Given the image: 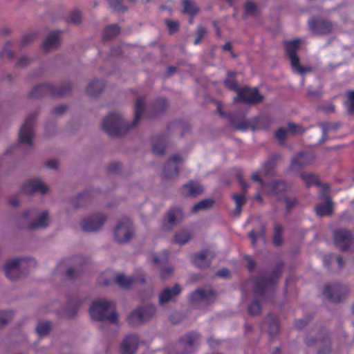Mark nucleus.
Returning a JSON list of instances; mask_svg holds the SVG:
<instances>
[{
  "label": "nucleus",
  "mask_w": 354,
  "mask_h": 354,
  "mask_svg": "<svg viewBox=\"0 0 354 354\" xmlns=\"http://www.w3.org/2000/svg\"><path fill=\"white\" fill-rule=\"evenodd\" d=\"M145 97H138L135 104V117L131 124H128L117 113H109L102 124L103 130L111 137H122L140 122L144 111Z\"/></svg>",
  "instance_id": "1"
},
{
  "label": "nucleus",
  "mask_w": 354,
  "mask_h": 354,
  "mask_svg": "<svg viewBox=\"0 0 354 354\" xmlns=\"http://www.w3.org/2000/svg\"><path fill=\"white\" fill-rule=\"evenodd\" d=\"M283 269V263L278 262L270 277H257L252 279L254 295L261 299H267L271 297L276 289Z\"/></svg>",
  "instance_id": "2"
},
{
  "label": "nucleus",
  "mask_w": 354,
  "mask_h": 354,
  "mask_svg": "<svg viewBox=\"0 0 354 354\" xmlns=\"http://www.w3.org/2000/svg\"><path fill=\"white\" fill-rule=\"evenodd\" d=\"M115 308L116 306L113 301L97 299L90 307L89 313L93 320L100 322L107 321L110 324H118V315Z\"/></svg>",
  "instance_id": "3"
},
{
  "label": "nucleus",
  "mask_w": 354,
  "mask_h": 354,
  "mask_svg": "<svg viewBox=\"0 0 354 354\" xmlns=\"http://www.w3.org/2000/svg\"><path fill=\"white\" fill-rule=\"evenodd\" d=\"M37 266L35 259L21 257L10 259L6 261L4 266L6 276L11 281L16 280L20 276L26 274V270Z\"/></svg>",
  "instance_id": "4"
},
{
  "label": "nucleus",
  "mask_w": 354,
  "mask_h": 354,
  "mask_svg": "<svg viewBox=\"0 0 354 354\" xmlns=\"http://www.w3.org/2000/svg\"><path fill=\"white\" fill-rule=\"evenodd\" d=\"M71 90L70 84H65L59 88L49 83H44L35 86L29 94L30 98L39 99L46 95L59 97L68 94Z\"/></svg>",
  "instance_id": "5"
},
{
  "label": "nucleus",
  "mask_w": 354,
  "mask_h": 354,
  "mask_svg": "<svg viewBox=\"0 0 354 354\" xmlns=\"http://www.w3.org/2000/svg\"><path fill=\"white\" fill-rule=\"evenodd\" d=\"M301 40L295 39L290 41H285V50L288 55L293 71H297L301 75L311 72L313 68L310 66H303L300 64L299 57L297 51L300 48Z\"/></svg>",
  "instance_id": "6"
},
{
  "label": "nucleus",
  "mask_w": 354,
  "mask_h": 354,
  "mask_svg": "<svg viewBox=\"0 0 354 354\" xmlns=\"http://www.w3.org/2000/svg\"><path fill=\"white\" fill-rule=\"evenodd\" d=\"M156 312V307L153 304L140 306L129 314L127 322L131 326H138L150 319Z\"/></svg>",
  "instance_id": "7"
},
{
  "label": "nucleus",
  "mask_w": 354,
  "mask_h": 354,
  "mask_svg": "<svg viewBox=\"0 0 354 354\" xmlns=\"http://www.w3.org/2000/svg\"><path fill=\"white\" fill-rule=\"evenodd\" d=\"M307 346H319L318 354H328L331 351V342L328 333L325 328H321L316 337H310L308 335L305 339Z\"/></svg>",
  "instance_id": "8"
},
{
  "label": "nucleus",
  "mask_w": 354,
  "mask_h": 354,
  "mask_svg": "<svg viewBox=\"0 0 354 354\" xmlns=\"http://www.w3.org/2000/svg\"><path fill=\"white\" fill-rule=\"evenodd\" d=\"M134 235L131 220L127 217L122 218L114 231L115 240L120 243L128 242Z\"/></svg>",
  "instance_id": "9"
},
{
  "label": "nucleus",
  "mask_w": 354,
  "mask_h": 354,
  "mask_svg": "<svg viewBox=\"0 0 354 354\" xmlns=\"http://www.w3.org/2000/svg\"><path fill=\"white\" fill-rule=\"evenodd\" d=\"M37 118L36 113L29 114L19 129V140L21 143H26L30 147L33 145L35 136L33 124Z\"/></svg>",
  "instance_id": "10"
},
{
  "label": "nucleus",
  "mask_w": 354,
  "mask_h": 354,
  "mask_svg": "<svg viewBox=\"0 0 354 354\" xmlns=\"http://www.w3.org/2000/svg\"><path fill=\"white\" fill-rule=\"evenodd\" d=\"M263 100V96L259 93L258 88H251L248 86L240 87L234 101H240L249 104H257Z\"/></svg>",
  "instance_id": "11"
},
{
  "label": "nucleus",
  "mask_w": 354,
  "mask_h": 354,
  "mask_svg": "<svg viewBox=\"0 0 354 354\" xmlns=\"http://www.w3.org/2000/svg\"><path fill=\"white\" fill-rule=\"evenodd\" d=\"M348 294V288L346 285L334 283L327 284L324 290V295L333 303L341 302Z\"/></svg>",
  "instance_id": "12"
},
{
  "label": "nucleus",
  "mask_w": 354,
  "mask_h": 354,
  "mask_svg": "<svg viewBox=\"0 0 354 354\" xmlns=\"http://www.w3.org/2000/svg\"><path fill=\"white\" fill-rule=\"evenodd\" d=\"M335 245L341 250L344 251L354 245V236L350 230L338 229L334 232Z\"/></svg>",
  "instance_id": "13"
},
{
  "label": "nucleus",
  "mask_w": 354,
  "mask_h": 354,
  "mask_svg": "<svg viewBox=\"0 0 354 354\" xmlns=\"http://www.w3.org/2000/svg\"><path fill=\"white\" fill-rule=\"evenodd\" d=\"M310 30L316 35H328L335 28V25L327 19H311L308 21Z\"/></svg>",
  "instance_id": "14"
},
{
  "label": "nucleus",
  "mask_w": 354,
  "mask_h": 354,
  "mask_svg": "<svg viewBox=\"0 0 354 354\" xmlns=\"http://www.w3.org/2000/svg\"><path fill=\"white\" fill-rule=\"evenodd\" d=\"M106 216L104 214L97 213L84 219L81 226L85 232H95L100 230L105 223Z\"/></svg>",
  "instance_id": "15"
},
{
  "label": "nucleus",
  "mask_w": 354,
  "mask_h": 354,
  "mask_svg": "<svg viewBox=\"0 0 354 354\" xmlns=\"http://www.w3.org/2000/svg\"><path fill=\"white\" fill-rule=\"evenodd\" d=\"M216 292L213 289L198 288L189 295L190 301L194 304L198 302H204L209 305L216 300Z\"/></svg>",
  "instance_id": "16"
},
{
  "label": "nucleus",
  "mask_w": 354,
  "mask_h": 354,
  "mask_svg": "<svg viewBox=\"0 0 354 354\" xmlns=\"http://www.w3.org/2000/svg\"><path fill=\"white\" fill-rule=\"evenodd\" d=\"M21 192L28 195L36 192L45 194L48 192V187L39 179H30L21 186Z\"/></svg>",
  "instance_id": "17"
},
{
  "label": "nucleus",
  "mask_w": 354,
  "mask_h": 354,
  "mask_svg": "<svg viewBox=\"0 0 354 354\" xmlns=\"http://www.w3.org/2000/svg\"><path fill=\"white\" fill-rule=\"evenodd\" d=\"M182 290V288L179 284H176L172 288H165L159 294V304L163 306L167 303L175 301L176 298L181 294Z\"/></svg>",
  "instance_id": "18"
},
{
  "label": "nucleus",
  "mask_w": 354,
  "mask_h": 354,
  "mask_svg": "<svg viewBox=\"0 0 354 354\" xmlns=\"http://www.w3.org/2000/svg\"><path fill=\"white\" fill-rule=\"evenodd\" d=\"M146 279L142 272L139 276L125 277L123 274H118L115 278V282L118 286L123 289H129L136 283H145Z\"/></svg>",
  "instance_id": "19"
},
{
  "label": "nucleus",
  "mask_w": 354,
  "mask_h": 354,
  "mask_svg": "<svg viewBox=\"0 0 354 354\" xmlns=\"http://www.w3.org/2000/svg\"><path fill=\"white\" fill-rule=\"evenodd\" d=\"M315 158L314 154L311 152L299 153L292 158L290 168L294 171H299L302 167L311 164Z\"/></svg>",
  "instance_id": "20"
},
{
  "label": "nucleus",
  "mask_w": 354,
  "mask_h": 354,
  "mask_svg": "<svg viewBox=\"0 0 354 354\" xmlns=\"http://www.w3.org/2000/svg\"><path fill=\"white\" fill-rule=\"evenodd\" d=\"M182 161V158L178 154L172 156L165 163L163 167V178L168 179L178 173V164Z\"/></svg>",
  "instance_id": "21"
},
{
  "label": "nucleus",
  "mask_w": 354,
  "mask_h": 354,
  "mask_svg": "<svg viewBox=\"0 0 354 354\" xmlns=\"http://www.w3.org/2000/svg\"><path fill=\"white\" fill-rule=\"evenodd\" d=\"M140 339L138 335L131 334L127 335L121 343L122 354H135L138 348Z\"/></svg>",
  "instance_id": "22"
},
{
  "label": "nucleus",
  "mask_w": 354,
  "mask_h": 354,
  "mask_svg": "<svg viewBox=\"0 0 354 354\" xmlns=\"http://www.w3.org/2000/svg\"><path fill=\"white\" fill-rule=\"evenodd\" d=\"M301 178L304 181L306 187L310 188L315 185L317 187H322L323 192L325 194L328 192L330 187L328 184H322L319 179V176L311 173L301 172Z\"/></svg>",
  "instance_id": "23"
},
{
  "label": "nucleus",
  "mask_w": 354,
  "mask_h": 354,
  "mask_svg": "<svg viewBox=\"0 0 354 354\" xmlns=\"http://www.w3.org/2000/svg\"><path fill=\"white\" fill-rule=\"evenodd\" d=\"M181 193L185 196L196 197L203 192V187L198 183L190 181L184 185L180 189Z\"/></svg>",
  "instance_id": "24"
},
{
  "label": "nucleus",
  "mask_w": 354,
  "mask_h": 354,
  "mask_svg": "<svg viewBox=\"0 0 354 354\" xmlns=\"http://www.w3.org/2000/svg\"><path fill=\"white\" fill-rule=\"evenodd\" d=\"M60 41L59 31H53L47 37L42 44L43 50L46 52L56 48Z\"/></svg>",
  "instance_id": "25"
},
{
  "label": "nucleus",
  "mask_w": 354,
  "mask_h": 354,
  "mask_svg": "<svg viewBox=\"0 0 354 354\" xmlns=\"http://www.w3.org/2000/svg\"><path fill=\"white\" fill-rule=\"evenodd\" d=\"M105 82L102 80H96L91 82L87 86L86 93L91 97L100 94L105 88Z\"/></svg>",
  "instance_id": "26"
},
{
  "label": "nucleus",
  "mask_w": 354,
  "mask_h": 354,
  "mask_svg": "<svg viewBox=\"0 0 354 354\" xmlns=\"http://www.w3.org/2000/svg\"><path fill=\"white\" fill-rule=\"evenodd\" d=\"M288 190L287 184L283 180H276L272 183L270 187V192L275 196L278 200H281L284 194Z\"/></svg>",
  "instance_id": "27"
},
{
  "label": "nucleus",
  "mask_w": 354,
  "mask_h": 354,
  "mask_svg": "<svg viewBox=\"0 0 354 354\" xmlns=\"http://www.w3.org/2000/svg\"><path fill=\"white\" fill-rule=\"evenodd\" d=\"M207 250H203L200 252L194 254L192 257V263L199 268H205L209 266L210 262L207 261L208 255Z\"/></svg>",
  "instance_id": "28"
},
{
  "label": "nucleus",
  "mask_w": 354,
  "mask_h": 354,
  "mask_svg": "<svg viewBox=\"0 0 354 354\" xmlns=\"http://www.w3.org/2000/svg\"><path fill=\"white\" fill-rule=\"evenodd\" d=\"M326 203L325 204H319L315 207L317 214L321 217L330 216L333 214L332 201L330 196H326Z\"/></svg>",
  "instance_id": "29"
},
{
  "label": "nucleus",
  "mask_w": 354,
  "mask_h": 354,
  "mask_svg": "<svg viewBox=\"0 0 354 354\" xmlns=\"http://www.w3.org/2000/svg\"><path fill=\"white\" fill-rule=\"evenodd\" d=\"M266 320L268 324V333L271 337H274L280 330L279 321L276 317L270 314L267 316Z\"/></svg>",
  "instance_id": "30"
},
{
  "label": "nucleus",
  "mask_w": 354,
  "mask_h": 354,
  "mask_svg": "<svg viewBox=\"0 0 354 354\" xmlns=\"http://www.w3.org/2000/svg\"><path fill=\"white\" fill-rule=\"evenodd\" d=\"M232 198L236 203L234 215L236 217H239L242 212V208L246 203V197L243 194H235L232 196Z\"/></svg>",
  "instance_id": "31"
},
{
  "label": "nucleus",
  "mask_w": 354,
  "mask_h": 354,
  "mask_svg": "<svg viewBox=\"0 0 354 354\" xmlns=\"http://www.w3.org/2000/svg\"><path fill=\"white\" fill-rule=\"evenodd\" d=\"M168 108V102L165 98L157 99L152 106L153 114L150 115V118L154 117L157 115L163 113Z\"/></svg>",
  "instance_id": "32"
},
{
  "label": "nucleus",
  "mask_w": 354,
  "mask_h": 354,
  "mask_svg": "<svg viewBox=\"0 0 354 354\" xmlns=\"http://www.w3.org/2000/svg\"><path fill=\"white\" fill-rule=\"evenodd\" d=\"M120 32V28L115 24L109 25L105 27L104 33L102 35V40L108 41L111 40Z\"/></svg>",
  "instance_id": "33"
},
{
  "label": "nucleus",
  "mask_w": 354,
  "mask_h": 354,
  "mask_svg": "<svg viewBox=\"0 0 354 354\" xmlns=\"http://www.w3.org/2000/svg\"><path fill=\"white\" fill-rule=\"evenodd\" d=\"M183 13L187 15L196 16L200 11L193 0H183Z\"/></svg>",
  "instance_id": "34"
},
{
  "label": "nucleus",
  "mask_w": 354,
  "mask_h": 354,
  "mask_svg": "<svg viewBox=\"0 0 354 354\" xmlns=\"http://www.w3.org/2000/svg\"><path fill=\"white\" fill-rule=\"evenodd\" d=\"M236 75V73L234 71L227 72V77L224 80V84L228 89L237 92L240 87L238 85Z\"/></svg>",
  "instance_id": "35"
},
{
  "label": "nucleus",
  "mask_w": 354,
  "mask_h": 354,
  "mask_svg": "<svg viewBox=\"0 0 354 354\" xmlns=\"http://www.w3.org/2000/svg\"><path fill=\"white\" fill-rule=\"evenodd\" d=\"M91 194L88 192L79 194L77 197L73 199V204L75 209L84 206L90 201Z\"/></svg>",
  "instance_id": "36"
},
{
  "label": "nucleus",
  "mask_w": 354,
  "mask_h": 354,
  "mask_svg": "<svg viewBox=\"0 0 354 354\" xmlns=\"http://www.w3.org/2000/svg\"><path fill=\"white\" fill-rule=\"evenodd\" d=\"M49 214L48 211H44L41 214L38 221L30 224V229L35 230L37 227H45L48 225Z\"/></svg>",
  "instance_id": "37"
},
{
  "label": "nucleus",
  "mask_w": 354,
  "mask_h": 354,
  "mask_svg": "<svg viewBox=\"0 0 354 354\" xmlns=\"http://www.w3.org/2000/svg\"><path fill=\"white\" fill-rule=\"evenodd\" d=\"M257 127L254 129H268L272 123V119L268 115H260L255 119Z\"/></svg>",
  "instance_id": "38"
},
{
  "label": "nucleus",
  "mask_w": 354,
  "mask_h": 354,
  "mask_svg": "<svg viewBox=\"0 0 354 354\" xmlns=\"http://www.w3.org/2000/svg\"><path fill=\"white\" fill-rule=\"evenodd\" d=\"M214 204V201L212 198H206L196 203L192 207V212L196 213L200 210H205L211 208Z\"/></svg>",
  "instance_id": "39"
},
{
  "label": "nucleus",
  "mask_w": 354,
  "mask_h": 354,
  "mask_svg": "<svg viewBox=\"0 0 354 354\" xmlns=\"http://www.w3.org/2000/svg\"><path fill=\"white\" fill-rule=\"evenodd\" d=\"M283 228L281 225H276L274 226L272 242L275 246L279 247L283 243Z\"/></svg>",
  "instance_id": "40"
},
{
  "label": "nucleus",
  "mask_w": 354,
  "mask_h": 354,
  "mask_svg": "<svg viewBox=\"0 0 354 354\" xmlns=\"http://www.w3.org/2000/svg\"><path fill=\"white\" fill-rule=\"evenodd\" d=\"M275 162L273 160L266 162L261 169V174L268 177H272L275 174Z\"/></svg>",
  "instance_id": "41"
},
{
  "label": "nucleus",
  "mask_w": 354,
  "mask_h": 354,
  "mask_svg": "<svg viewBox=\"0 0 354 354\" xmlns=\"http://www.w3.org/2000/svg\"><path fill=\"white\" fill-rule=\"evenodd\" d=\"M165 142L166 140L164 137H162L155 141L152 145L153 152L157 155H163L165 151Z\"/></svg>",
  "instance_id": "42"
},
{
  "label": "nucleus",
  "mask_w": 354,
  "mask_h": 354,
  "mask_svg": "<svg viewBox=\"0 0 354 354\" xmlns=\"http://www.w3.org/2000/svg\"><path fill=\"white\" fill-rule=\"evenodd\" d=\"M182 216V211L179 208L171 209L166 215L167 220L171 225H174L179 217Z\"/></svg>",
  "instance_id": "43"
},
{
  "label": "nucleus",
  "mask_w": 354,
  "mask_h": 354,
  "mask_svg": "<svg viewBox=\"0 0 354 354\" xmlns=\"http://www.w3.org/2000/svg\"><path fill=\"white\" fill-rule=\"evenodd\" d=\"M191 239L190 235L185 230H181L176 233L174 241L180 245H184Z\"/></svg>",
  "instance_id": "44"
},
{
  "label": "nucleus",
  "mask_w": 354,
  "mask_h": 354,
  "mask_svg": "<svg viewBox=\"0 0 354 354\" xmlns=\"http://www.w3.org/2000/svg\"><path fill=\"white\" fill-rule=\"evenodd\" d=\"M50 322H39L36 328L37 333L40 337L47 335L50 330Z\"/></svg>",
  "instance_id": "45"
},
{
  "label": "nucleus",
  "mask_w": 354,
  "mask_h": 354,
  "mask_svg": "<svg viewBox=\"0 0 354 354\" xmlns=\"http://www.w3.org/2000/svg\"><path fill=\"white\" fill-rule=\"evenodd\" d=\"M68 304L72 306V308L68 311V317H73L77 313L81 305V301L77 298H69Z\"/></svg>",
  "instance_id": "46"
},
{
  "label": "nucleus",
  "mask_w": 354,
  "mask_h": 354,
  "mask_svg": "<svg viewBox=\"0 0 354 354\" xmlns=\"http://www.w3.org/2000/svg\"><path fill=\"white\" fill-rule=\"evenodd\" d=\"M14 317V312L9 311H0V327L5 326Z\"/></svg>",
  "instance_id": "47"
},
{
  "label": "nucleus",
  "mask_w": 354,
  "mask_h": 354,
  "mask_svg": "<svg viewBox=\"0 0 354 354\" xmlns=\"http://www.w3.org/2000/svg\"><path fill=\"white\" fill-rule=\"evenodd\" d=\"M12 43L11 41L6 42L1 52L2 57L6 55L10 60L14 59L15 56V53L12 50H9V48L12 46Z\"/></svg>",
  "instance_id": "48"
},
{
  "label": "nucleus",
  "mask_w": 354,
  "mask_h": 354,
  "mask_svg": "<svg viewBox=\"0 0 354 354\" xmlns=\"http://www.w3.org/2000/svg\"><path fill=\"white\" fill-rule=\"evenodd\" d=\"M261 306L259 301H254L248 306V313L250 315H257L261 313Z\"/></svg>",
  "instance_id": "49"
},
{
  "label": "nucleus",
  "mask_w": 354,
  "mask_h": 354,
  "mask_svg": "<svg viewBox=\"0 0 354 354\" xmlns=\"http://www.w3.org/2000/svg\"><path fill=\"white\" fill-rule=\"evenodd\" d=\"M288 131L292 134H302L305 132L303 127L292 122L288 123Z\"/></svg>",
  "instance_id": "50"
},
{
  "label": "nucleus",
  "mask_w": 354,
  "mask_h": 354,
  "mask_svg": "<svg viewBox=\"0 0 354 354\" xmlns=\"http://www.w3.org/2000/svg\"><path fill=\"white\" fill-rule=\"evenodd\" d=\"M165 24L167 26L169 34H174L178 31L179 24L176 21H172L170 19H165Z\"/></svg>",
  "instance_id": "51"
},
{
  "label": "nucleus",
  "mask_w": 354,
  "mask_h": 354,
  "mask_svg": "<svg viewBox=\"0 0 354 354\" xmlns=\"http://www.w3.org/2000/svg\"><path fill=\"white\" fill-rule=\"evenodd\" d=\"M281 200L286 203V209L287 212H290L297 204V201L295 198H290L287 196H283Z\"/></svg>",
  "instance_id": "52"
},
{
  "label": "nucleus",
  "mask_w": 354,
  "mask_h": 354,
  "mask_svg": "<svg viewBox=\"0 0 354 354\" xmlns=\"http://www.w3.org/2000/svg\"><path fill=\"white\" fill-rule=\"evenodd\" d=\"M82 19V13L80 11L77 10H73L68 18L70 22H72L75 24H80Z\"/></svg>",
  "instance_id": "53"
},
{
  "label": "nucleus",
  "mask_w": 354,
  "mask_h": 354,
  "mask_svg": "<svg viewBox=\"0 0 354 354\" xmlns=\"http://www.w3.org/2000/svg\"><path fill=\"white\" fill-rule=\"evenodd\" d=\"M245 15H255L257 12V5L251 1H247L245 4Z\"/></svg>",
  "instance_id": "54"
},
{
  "label": "nucleus",
  "mask_w": 354,
  "mask_h": 354,
  "mask_svg": "<svg viewBox=\"0 0 354 354\" xmlns=\"http://www.w3.org/2000/svg\"><path fill=\"white\" fill-rule=\"evenodd\" d=\"M348 99L347 111L350 114H354V91L348 93Z\"/></svg>",
  "instance_id": "55"
},
{
  "label": "nucleus",
  "mask_w": 354,
  "mask_h": 354,
  "mask_svg": "<svg viewBox=\"0 0 354 354\" xmlns=\"http://www.w3.org/2000/svg\"><path fill=\"white\" fill-rule=\"evenodd\" d=\"M109 6L115 10L124 11L126 7L122 5L121 0H107Z\"/></svg>",
  "instance_id": "56"
},
{
  "label": "nucleus",
  "mask_w": 354,
  "mask_h": 354,
  "mask_svg": "<svg viewBox=\"0 0 354 354\" xmlns=\"http://www.w3.org/2000/svg\"><path fill=\"white\" fill-rule=\"evenodd\" d=\"M287 131L285 128L280 127L275 132V138L280 142L284 141L286 138Z\"/></svg>",
  "instance_id": "57"
},
{
  "label": "nucleus",
  "mask_w": 354,
  "mask_h": 354,
  "mask_svg": "<svg viewBox=\"0 0 354 354\" xmlns=\"http://www.w3.org/2000/svg\"><path fill=\"white\" fill-rule=\"evenodd\" d=\"M169 254V251L164 250L162 252L161 255H160L161 258L162 259V260L157 255H154V257H153V263H156V264H158V263H160L161 261L167 262V260H168Z\"/></svg>",
  "instance_id": "58"
},
{
  "label": "nucleus",
  "mask_w": 354,
  "mask_h": 354,
  "mask_svg": "<svg viewBox=\"0 0 354 354\" xmlns=\"http://www.w3.org/2000/svg\"><path fill=\"white\" fill-rule=\"evenodd\" d=\"M172 272L173 268L171 267L162 268L160 272V278L162 280L165 281L170 277Z\"/></svg>",
  "instance_id": "59"
},
{
  "label": "nucleus",
  "mask_w": 354,
  "mask_h": 354,
  "mask_svg": "<svg viewBox=\"0 0 354 354\" xmlns=\"http://www.w3.org/2000/svg\"><path fill=\"white\" fill-rule=\"evenodd\" d=\"M36 35L35 33L30 32L26 34L23 36L21 41V46H24L29 44L31 41L34 39Z\"/></svg>",
  "instance_id": "60"
},
{
  "label": "nucleus",
  "mask_w": 354,
  "mask_h": 354,
  "mask_svg": "<svg viewBox=\"0 0 354 354\" xmlns=\"http://www.w3.org/2000/svg\"><path fill=\"white\" fill-rule=\"evenodd\" d=\"M121 167V164L120 162H114L110 164L106 167V171L109 174H113L115 173Z\"/></svg>",
  "instance_id": "61"
},
{
  "label": "nucleus",
  "mask_w": 354,
  "mask_h": 354,
  "mask_svg": "<svg viewBox=\"0 0 354 354\" xmlns=\"http://www.w3.org/2000/svg\"><path fill=\"white\" fill-rule=\"evenodd\" d=\"M66 109H67L66 105L61 104V105H59V106L55 107L53 109L52 113L54 115H62L66 111Z\"/></svg>",
  "instance_id": "62"
},
{
  "label": "nucleus",
  "mask_w": 354,
  "mask_h": 354,
  "mask_svg": "<svg viewBox=\"0 0 354 354\" xmlns=\"http://www.w3.org/2000/svg\"><path fill=\"white\" fill-rule=\"evenodd\" d=\"M308 322V319H301L295 321V326L296 328L299 330L303 329L307 324Z\"/></svg>",
  "instance_id": "63"
},
{
  "label": "nucleus",
  "mask_w": 354,
  "mask_h": 354,
  "mask_svg": "<svg viewBox=\"0 0 354 354\" xmlns=\"http://www.w3.org/2000/svg\"><path fill=\"white\" fill-rule=\"evenodd\" d=\"M216 276L222 278H228L230 276V272L227 268H222L219 270L216 273Z\"/></svg>",
  "instance_id": "64"
}]
</instances>
